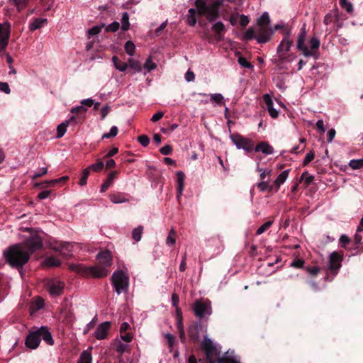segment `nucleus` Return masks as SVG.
Instances as JSON below:
<instances>
[{
	"mask_svg": "<svg viewBox=\"0 0 363 363\" xmlns=\"http://www.w3.org/2000/svg\"><path fill=\"white\" fill-rule=\"evenodd\" d=\"M256 33L257 43L264 44L269 42L274 35V30L270 27V18L268 13L264 12L257 20Z\"/></svg>",
	"mask_w": 363,
	"mask_h": 363,
	"instance_id": "nucleus-2",
	"label": "nucleus"
},
{
	"mask_svg": "<svg viewBox=\"0 0 363 363\" xmlns=\"http://www.w3.org/2000/svg\"><path fill=\"white\" fill-rule=\"evenodd\" d=\"M38 332L40 340L43 339L49 345L54 344L52 335L46 327H40L38 329Z\"/></svg>",
	"mask_w": 363,
	"mask_h": 363,
	"instance_id": "nucleus-19",
	"label": "nucleus"
},
{
	"mask_svg": "<svg viewBox=\"0 0 363 363\" xmlns=\"http://www.w3.org/2000/svg\"><path fill=\"white\" fill-rule=\"evenodd\" d=\"M202 326L200 323L191 324L188 330L189 336L193 341H197L200 337V330Z\"/></svg>",
	"mask_w": 363,
	"mask_h": 363,
	"instance_id": "nucleus-18",
	"label": "nucleus"
},
{
	"mask_svg": "<svg viewBox=\"0 0 363 363\" xmlns=\"http://www.w3.org/2000/svg\"><path fill=\"white\" fill-rule=\"evenodd\" d=\"M121 29L127 31L130 28L129 14L128 12H123L121 16Z\"/></svg>",
	"mask_w": 363,
	"mask_h": 363,
	"instance_id": "nucleus-34",
	"label": "nucleus"
},
{
	"mask_svg": "<svg viewBox=\"0 0 363 363\" xmlns=\"http://www.w3.org/2000/svg\"><path fill=\"white\" fill-rule=\"evenodd\" d=\"M111 280L114 290L118 295L128 291L129 277L123 271L117 270L114 272Z\"/></svg>",
	"mask_w": 363,
	"mask_h": 363,
	"instance_id": "nucleus-4",
	"label": "nucleus"
},
{
	"mask_svg": "<svg viewBox=\"0 0 363 363\" xmlns=\"http://www.w3.org/2000/svg\"><path fill=\"white\" fill-rule=\"evenodd\" d=\"M104 27H105V24L102 23L101 25L95 26L91 28L90 29H89L87 31L88 38H90L91 36L96 35L99 34Z\"/></svg>",
	"mask_w": 363,
	"mask_h": 363,
	"instance_id": "nucleus-40",
	"label": "nucleus"
},
{
	"mask_svg": "<svg viewBox=\"0 0 363 363\" xmlns=\"http://www.w3.org/2000/svg\"><path fill=\"white\" fill-rule=\"evenodd\" d=\"M47 19L46 18H36L30 23L29 28L30 30H35L38 28H40L43 27L45 23H47Z\"/></svg>",
	"mask_w": 363,
	"mask_h": 363,
	"instance_id": "nucleus-30",
	"label": "nucleus"
},
{
	"mask_svg": "<svg viewBox=\"0 0 363 363\" xmlns=\"http://www.w3.org/2000/svg\"><path fill=\"white\" fill-rule=\"evenodd\" d=\"M92 357L90 352L84 351L77 362V363H91Z\"/></svg>",
	"mask_w": 363,
	"mask_h": 363,
	"instance_id": "nucleus-38",
	"label": "nucleus"
},
{
	"mask_svg": "<svg viewBox=\"0 0 363 363\" xmlns=\"http://www.w3.org/2000/svg\"><path fill=\"white\" fill-rule=\"evenodd\" d=\"M212 30L216 33L218 39L221 40L225 31V26L221 21L216 22L212 26Z\"/></svg>",
	"mask_w": 363,
	"mask_h": 363,
	"instance_id": "nucleus-28",
	"label": "nucleus"
},
{
	"mask_svg": "<svg viewBox=\"0 0 363 363\" xmlns=\"http://www.w3.org/2000/svg\"><path fill=\"white\" fill-rule=\"evenodd\" d=\"M362 232H363V217L361 219L359 225L357 227V232H356V233L354 235V242L357 245H359L361 243L362 237V235L360 233Z\"/></svg>",
	"mask_w": 363,
	"mask_h": 363,
	"instance_id": "nucleus-36",
	"label": "nucleus"
},
{
	"mask_svg": "<svg viewBox=\"0 0 363 363\" xmlns=\"http://www.w3.org/2000/svg\"><path fill=\"white\" fill-rule=\"evenodd\" d=\"M70 111H71V113H76V114L81 113H85L86 111V108L80 105V106H77L76 107L72 108Z\"/></svg>",
	"mask_w": 363,
	"mask_h": 363,
	"instance_id": "nucleus-60",
	"label": "nucleus"
},
{
	"mask_svg": "<svg viewBox=\"0 0 363 363\" xmlns=\"http://www.w3.org/2000/svg\"><path fill=\"white\" fill-rule=\"evenodd\" d=\"M124 48H125V52L128 55L133 56L134 55L135 46V44L132 41H130V40L127 41L125 44Z\"/></svg>",
	"mask_w": 363,
	"mask_h": 363,
	"instance_id": "nucleus-43",
	"label": "nucleus"
},
{
	"mask_svg": "<svg viewBox=\"0 0 363 363\" xmlns=\"http://www.w3.org/2000/svg\"><path fill=\"white\" fill-rule=\"evenodd\" d=\"M75 119V117L74 116H71L69 119L65 121V122L60 123L57 128V138H62L65 133L67 131V127L68 126L69 123L74 121Z\"/></svg>",
	"mask_w": 363,
	"mask_h": 363,
	"instance_id": "nucleus-24",
	"label": "nucleus"
},
{
	"mask_svg": "<svg viewBox=\"0 0 363 363\" xmlns=\"http://www.w3.org/2000/svg\"><path fill=\"white\" fill-rule=\"evenodd\" d=\"M71 269L77 272V273L94 278H103L106 277L109 271L101 265L85 267L81 264H72L70 265Z\"/></svg>",
	"mask_w": 363,
	"mask_h": 363,
	"instance_id": "nucleus-3",
	"label": "nucleus"
},
{
	"mask_svg": "<svg viewBox=\"0 0 363 363\" xmlns=\"http://www.w3.org/2000/svg\"><path fill=\"white\" fill-rule=\"evenodd\" d=\"M193 310L195 315L199 318L212 313L211 303L208 301H196L193 305Z\"/></svg>",
	"mask_w": 363,
	"mask_h": 363,
	"instance_id": "nucleus-7",
	"label": "nucleus"
},
{
	"mask_svg": "<svg viewBox=\"0 0 363 363\" xmlns=\"http://www.w3.org/2000/svg\"><path fill=\"white\" fill-rule=\"evenodd\" d=\"M290 30H286L284 37L277 47V52L279 55V60L281 62L284 61V55L289 51L293 44V41L290 39Z\"/></svg>",
	"mask_w": 363,
	"mask_h": 363,
	"instance_id": "nucleus-8",
	"label": "nucleus"
},
{
	"mask_svg": "<svg viewBox=\"0 0 363 363\" xmlns=\"http://www.w3.org/2000/svg\"><path fill=\"white\" fill-rule=\"evenodd\" d=\"M223 0H215L210 4L211 16L213 21H215L219 16V7L223 5Z\"/></svg>",
	"mask_w": 363,
	"mask_h": 363,
	"instance_id": "nucleus-23",
	"label": "nucleus"
},
{
	"mask_svg": "<svg viewBox=\"0 0 363 363\" xmlns=\"http://www.w3.org/2000/svg\"><path fill=\"white\" fill-rule=\"evenodd\" d=\"M340 5L347 13H351L353 12V5L348 0H340Z\"/></svg>",
	"mask_w": 363,
	"mask_h": 363,
	"instance_id": "nucleus-42",
	"label": "nucleus"
},
{
	"mask_svg": "<svg viewBox=\"0 0 363 363\" xmlns=\"http://www.w3.org/2000/svg\"><path fill=\"white\" fill-rule=\"evenodd\" d=\"M96 259L98 260V264L102 267H106V269L112 264V256L111 252L108 251L99 253L96 256Z\"/></svg>",
	"mask_w": 363,
	"mask_h": 363,
	"instance_id": "nucleus-17",
	"label": "nucleus"
},
{
	"mask_svg": "<svg viewBox=\"0 0 363 363\" xmlns=\"http://www.w3.org/2000/svg\"><path fill=\"white\" fill-rule=\"evenodd\" d=\"M128 347V345L127 342H122L119 340L116 344V348L118 352L122 354L126 351Z\"/></svg>",
	"mask_w": 363,
	"mask_h": 363,
	"instance_id": "nucleus-55",
	"label": "nucleus"
},
{
	"mask_svg": "<svg viewBox=\"0 0 363 363\" xmlns=\"http://www.w3.org/2000/svg\"><path fill=\"white\" fill-rule=\"evenodd\" d=\"M172 151V148L170 145H167L160 148V152L163 155H170Z\"/></svg>",
	"mask_w": 363,
	"mask_h": 363,
	"instance_id": "nucleus-64",
	"label": "nucleus"
},
{
	"mask_svg": "<svg viewBox=\"0 0 363 363\" xmlns=\"http://www.w3.org/2000/svg\"><path fill=\"white\" fill-rule=\"evenodd\" d=\"M202 350L205 352L208 363H216L213 357L219 354L215 345L207 336L204 337L201 342Z\"/></svg>",
	"mask_w": 363,
	"mask_h": 363,
	"instance_id": "nucleus-6",
	"label": "nucleus"
},
{
	"mask_svg": "<svg viewBox=\"0 0 363 363\" xmlns=\"http://www.w3.org/2000/svg\"><path fill=\"white\" fill-rule=\"evenodd\" d=\"M143 230V226H138V228H135L133 230L132 237L134 240H135L136 242H138L140 240L141 237H142Z\"/></svg>",
	"mask_w": 363,
	"mask_h": 363,
	"instance_id": "nucleus-45",
	"label": "nucleus"
},
{
	"mask_svg": "<svg viewBox=\"0 0 363 363\" xmlns=\"http://www.w3.org/2000/svg\"><path fill=\"white\" fill-rule=\"evenodd\" d=\"M257 186L260 191H265L267 190L272 191L273 189V186H270L268 182L262 181L258 182Z\"/></svg>",
	"mask_w": 363,
	"mask_h": 363,
	"instance_id": "nucleus-47",
	"label": "nucleus"
},
{
	"mask_svg": "<svg viewBox=\"0 0 363 363\" xmlns=\"http://www.w3.org/2000/svg\"><path fill=\"white\" fill-rule=\"evenodd\" d=\"M89 168H86L83 170L82 177L79 179V184L80 186H84L86 184V180L89 175Z\"/></svg>",
	"mask_w": 363,
	"mask_h": 363,
	"instance_id": "nucleus-52",
	"label": "nucleus"
},
{
	"mask_svg": "<svg viewBox=\"0 0 363 363\" xmlns=\"http://www.w3.org/2000/svg\"><path fill=\"white\" fill-rule=\"evenodd\" d=\"M111 323L106 321L99 324L94 333V336L97 340L106 339L110 330Z\"/></svg>",
	"mask_w": 363,
	"mask_h": 363,
	"instance_id": "nucleus-15",
	"label": "nucleus"
},
{
	"mask_svg": "<svg viewBox=\"0 0 363 363\" xmlns=\"http://www.w3.org/2000/svg\"><path fill=\"white\" fill-rule=\"evenodd\" d=\"M185 174L179 171L177 172V199L181 197L184 187Z\"/></svg>",
	"mask_w": 363,
	"mask_h": 363,
	"instance_id": "nucleus-22",
	"label": "nucleus"
},
{
	"mask_svg": "<svg viewBox=\"0 0 363 363\" xmlns=\"http://www.w3.org/2000/svg\"><path fill=\"white\" fill-rule=\"evenodd\" d=\"M104 166V162L99 160L96 163L90 165L88 168H89V171L92 169L94 172H99L103 169Z\"/></svg>",
	"mask_w": 363,
	"mask_h": 363,
	"instance_id": "nucleus-56",
	"label": "nucleus"
},
{
	"mask_svg": "<svg viewBox=\"0 0 363 363\" xmlns=\"http://www.w3.org/2000/svg\"><path fill=\"white\" fill-rule=\"evenodd\" d=\"M44 264L48 267H58L60 265L61 262L56 257H49L45 259Z\"/></svg>",
	"mask_w": 363,
	"mask_h": 363,
	"instance_id": "nucleus-41",
	"label": "nucleus"
},
{
	"mask_svg": "<svg viewBox=\"0 0 363 363\" xmlns=\"http://www.w3.org/2000/svg\"><path fill=\"white\" fill-rule=\"evenodd\" d=\"M301 179L304 180V182L306 184V186H308L313 182L314 177L313 175L309 174L308 172H304L301 174Z\"/></svg>",
	"mask_w": 363,
	"mask_h": 363,
	"instance_id": "nucleus-51",
	"label": "nucleus"
},
{
	"mask_svg": "<svg viewBox=\"0 0 363 363\" xmlns=\"http://www.w3.org/2000/svg\"><path fill=\"white\" fill-rule=\"evenodd\" d=\"M175 236H176V232L172 228V229H171V230L169 231V233L168 234V236L167 237L166 244L167 245H174L175 242H176Z\"/></svg>",
	"mask_w": 363,
	"mask_h": 363,
	"instance_id": "nucleus-46",
	"label": "nucleus"
},
{
	"mask_svg": "<svg viewBox=\"0 0 363 363\" xmlns=\"http://www.w3.org/2000/svg\"><path fill=\"white\" fill-rule=\"evenodd\" d=\"M156 67H157V65L152 61V57L150 56L149 57H147L144 64V68L147 72H150V71L155 69Z\"/></svg>",
	"mask_w": 363,
	"mask_h": 363,
	"instance_id": "nucleus-44",
	"label": "nucleus"
},
{
	"mask_svg": "<svg viewBox=\"0 0 363 363\" xmlns=\"http://www.w3.org/2000/svg\"><path fill=\"white\" fill-rule=\"evenodd\" d=\"M230 138L238 149H242L247 153L253 151L255 144L252 140L245 138L239 133L232 134Z\"/></svg>",
	"mask_w": 363,
	"mask_h": 363,
	"instance_id": "nucleus-5",
	"label": "nucleus"
},
{
	"mask_svg": "<svg viewBox=\"0 0 363 363\" xmlns=\"http://www.w3.org/2000/svg\"><path fill=\"white\" fill-rule=\"evenodd\" d=\"M43 246L42 239L38 235L31 236L22 244L10 247L4 255L7 262L16 268L22 267L30 258V254Z\"/></svg>",
	"mask_w": 363,
	"mask_h": 363,
	"instance_id": "nucleus-1",
	"label": "nucleus"
},
{
	"mask_svg": "<svg viewBox=\"0 0 363 363\" xmlns=\"http://www.w3.org/2000/svg\"><path fill=\"white\" fill-rule=\"evenodd\" d=\"M172 303L174 307L176 308L177 313L179 311V308H178V304L179 301V296L176 294H173L171 298Z\"/></svg>",
	"mask_w": 363,
	"mask_h": 363,
	"instance_id": "nucleus-61",
	"label": "nucleus"
},
{
	"mask_svg": "<svg viewBox=\"0 0 363 363\" xmlns=\"http://www.w3.org/2000/svg\"><path fill=\"white\" fill-rule=\"evenodd\" d=\"M165 337L167 340L169 347H170V350H172L174 345V337L170 333L165 334Z\"/></svg>",
	"mask_w": 363,
	"mask_h": 363,
	"instance_id": "nucleus-63",
	"label": "nucleus"
},
{
	"mask_svg": "<svg viewBox=\"0 0 363 363\" xmlns=\"http://www.w3.org/2000/svg\"><path fill=\"white\" fill-rule=\"evenodd\" d=\"M118 128L116 126L111 127L110 131L108 133H104L102 136V138H113L117 135L118 134Z\"/></svg>",
	"mask_w": 363,
	"mask_h": 363,
	"instance_id": "nucleus-54",
	"label": "nucleus"
},
{
	"mask_svg": "<svg viewBox=\"0 0 363 363\" xmlns=\"http://www.w3.org/2000/svg\"><path fill=\"white\" fill-rule=\"evenodd\" d=\"M254 150L256 152H262L264 155H272L274 152V148L267 142H262L258 143Z\"/></svg>",
	"mask_w": 363,
	"mask_h": 363,
	"instance_id": "nucleus-21",
	"label": "nucleus"
},
{
	"mask_svg": "<svg viewBox=\"0 0 363 363\" xmlns=\"http://www.w3.org/2000/svg\"><path fill=\"white\" fill-rule=\"evenodd\" d=\"M306 36V30L305 26H303L301 28V30L298 34V36L297 49L301 50L305 57H311L312 53L311 52L308 51V47H306L304 45Z\"/></svg>",
	"mask_w": 363,
	"mask_h": 363,
	"instance_id": "nucleus-13",
	"label": "nucleus"
},
{
	"mask_svg": "<svg viewBox=\"0 0 363 363\" xmlns=\"http://www.w3.org/2000/svg\"><path fill=\"white\" fill-rule=\"evenodd\" d=\"M40 342L38 330L30 333L26 338V346L31 350L36 349Z\"/></svg>",
	"mask_w": 363,
	"mask_h": 363,
	"instance_id": "nucleus-14",
	"label": "nucleus"
},
{
	"mask_svg": "<svg viewBox=\"0 0 363 363\" xmlns=\"http://www.w3.org/2000/svg\"><path fill=\"white\" fill-rule=\"evenodd\" d=\"M199 94L200 96H208V94H206L205 93H199ZM208 96L211 97V99L213 101H214L217 104L225 105V102L223 101L224 99L221 94H208Z\"/></svg>",
	"mask_w": 363,
	"mask_h": 363,
	"instance_id": "nucleus-33",
	"label": "nucleus"
},
{
	"mask_svg": "<svg viewBox=\"0 0 363 363\" xmlns=\"http://www.w3.org/2000/svg\"><path fill=\"white\" fill-rule=\"evenodd\" d=\"M16 6L18 11H22L28 4L27 0H10Z\"/></svg>",
	"mask_w": 363,
	"mask_h": 363,
	"instance_id": "nucleus-48",
	"label": "nucleus"
},
{
	"mask_svg": "<svg viewBox=\"0 0 363 363\" xmlns=\"http://www.w3.org/2000/svg\"><path fill=\"white\" fill-rule=\"evenodd\" d=\"M273 223V221L269 220L262 224L257 230V235H261L264 232H265L267 229H269Z\"/></svg>",
	"mask_w": 363,
	"mask_h": 363,
	"instance_id": "nucleus-53",
	"label": "nucleus"
},
{
	"mask_svg": "<svg viewBox=\"0 0 363 363\" xmlns=\"http://www.w3.org/2000/svg\"><path fill=\"white\" fill-rule=\"evenodd\" d=\"M315 157V154L313 151H311L310 152H308L304 160H303V164L304 166L306 165H308Z\"/></svg>",
	"mask_w": 363,
	"mask_h": 363,
	"instance_id": "nucleus-59",
	"label": "nucleus"
},
{
	"mask_svg": "<svg viewBox=\"0 0 363 363\" xmlns=\"http://www.w3.org/2000/svg\"><path fill=\"white\" fill-rule=\"evenodd\" d=\"M342 260V257L340 255H339L336 252H333L330 255L329 259V267L330 269L337 273V271L341 267V262Z\"/></svg>",
	"mask_w": 363,
	"mask_h": 363,
	"instance_id": "nucleus-16",
	"label": "nucleus"
},
{
	"mask_svg": "<svg viewBox=\"0 0 363 363\" xmlns=\"http://www.w3.org/2000/svg\"><path fill=\"white\" fill-rule=\"evenodd\" d=\"M349 165L352 169H358L363 167V159L352 160Z\"/></svg>",
	"mask_w": 363,
	"mask_h": 363,
	"instance_id": "nucleus-50",
	"label": "nucleus"
},
{
	"mask_svg": "<svg viewBox=\"0 0 363 363\" xmlns=\"http://www.w3.org/2000/svg\"><path fill=\"white\" fill-rule=\"evenodd\" d=\"M339 240L343 247H345L350 242V238L346 235H342Z\"/></svg>",
	"mask_w": 363,
	"mask_h": 363,
	"instance_id": "nucleus-62",
	"label": "nucleus"
},
{
	"mask_svg": "<svg viewBox=\"0 0 363 363\" xmlns=\"http://www.w3.org/2000/svg\"><path fill=\"white\" fill-rule=\"evenodd\" d=\"M197 11L196 9H189L186 16V20L188 25L190 26H194L196 24L197 19L196 17Z\"/></svg>",
	"mask_w": 363,
	"mask_h": 363,
	"instance_id": "nucleus-27",
	"label": "nucleus"
},
{
	"mask_svg": "<svg viewBox=\"0 0 363 363\" xmlns=\"http://www.w3.org/2000/svg\"><path fill=\"white\" fill-rule=\"evenodd\" d=\"M263 99L266 104V106L270 116L273 118H276L279 115V111L274 108L271 96L269 94H264L263 96Z\"/></svg>",
	"mask_w": 363,
	"mask_h": 363,
	"instance_id": "nucleus-20",
	"label": "nucleus"
},
{
	"mask_svg": "<svg viewBox=\"0 0 363 363\" xmlns=\"http://www.w3.org/2000/svg\"><path fill=\"white\" fill-rule=\"evenodd\" d=\"M117 174L116 172H111L106 179V181L101 185V191L104 192L112 184L113 179L116 178Z\"/></svg>",
	"mask_w": 363,
	"mask_h": 363,
	"instance_id": "nucleus-31",
	"label": "nucleus"
},
{
	"mask_svg": "<svg viewBox=\"0 0 363 363\" xmlns=\"http://www.w3.org/2000/svg\"><path fill=\"white\" fill-rule=\"evenodd\" d=\"M44 306V301L40 298H36L33 302V307L35 309V310H39V309H41L43 308Z\"/></svg>",
	"mask_w": 363,
	"mask_h": 363,
	"instance_id": "nucleus-57",
	"label": "nucleus"
},
{
	"mask_svg": "<svg viewBox=\"0 0 363 363\" xmlns=\"http://www.w3.org/2000/svg\"><path fill=\"white\" fill-rule=\"evenodd\" d=\"M47 286L52 296H57L62 294L65 284L60 280H52L48 283Z\"/></svg>",
	"mask_w": 363,
	"mask_h": 363,
	"instance_id": "nucleus-12",
	"label": "nucleus"
},
{
	"mask_svg": "<svg viewBox=\"0 0 363 363\" xmlns=\"http://www.w3.org/2000/svg\"><path fill=\"white\" fill-rule=\"evenodd\" d=\"M257 34L256 33V28H249L245 33H244V39L246 40H251L252 39H256L257 41Z\"/></svg>",
	"mask_w": 363,
	"mask_h": 363,
	"instance_id": "nucleus-35",
	"label": "nucleus"
},
{
	"mask_svg": "<svg viewBox=\"0 0 363 363\" xmlns=\"http://www.w3.org/2000/svg\"><path fill=\"white\" fill-rule=\"evenodd\" d=\"M218 363H240L238 358L232 354H230L228 352L218 359Z\"/></svg>",
	"mask_w": 363,
	"mask_h": 363,
	"instance_id": "nucleus-29",
	"label": "nucleus"
},
{
	"mask_svg": "<svg viewBox=\"0 0 363 363\" xmlns=\"http://www.w3.org/2000/svg\"><path fill=\"white\" fill-rule=\"evenodd\" d=\"M289 169H286L278 175V177L274 181V185L276 186V191H277L279 189L281 185L286 182L289 177Z\"/></svg>",
	"mask_w": 363,
	"mask_h": 363,
	"instance_id": "nucleus-25",
	"label": "nucleus"
},
{
	"mask_svg": "<svg viewBox=\"0 0 363 363\" xmlns=\"http://www.w3.org/2000/svg\"><path fill=\"white\" fill-rule=\"evenodd\" d=\"M11 26L9 23L0 24V52L6 49L10 37Z\"/></svg>",
	"mask_w": 363,
	"mask_h": 363,
	"instance_id": "nucleus-9",
	"label": "nucleus"
},
{
	"mask_svg": "<svg viewBox=\"0 0 363 363\" xmlns=\"http://www.w3.org/2000/svg\"><path fill=\"white\" fill-rule=\"evenodd\" d=\"M196 10L199 16H204L209 21H213L211 16L210 6L205 0H196L194 2Z\"/></svg>",
	"mask_w": 363,
	"mask_h": 363,
	"instance_id": "nucleus-11",
	"label": "nucleus"
},
{
	"mask_svg": "<svg viewBox=\"0 0 363 363\" xmlns=\"http://www.w3.org/2000/svg\"><path fill=\"white\" fill-rule=\"evenodd\" d=\"M138 142L140 143V145L143 147H146L148 145L149 143H150V139L149 138L145 135H140L138 138Z\"/></svg>",
	"mask_w": 363,
	"mask_h": 363,
	"instance_id": "nucleus-58",
	"label": "nucleus"
},
{
	"mask_svg": "<svg viewBox=\"0 0 363 363\" xmlns=\"http://www.w3.org/2000/svg\"><path fill=\"white\" fill-rule=\"evenodd\" d=\"M110 199L113 203H121L128 201V200L121 194H114L111 195Z\"/></svg>",
	"mask_w": 363,
	"mask_h": 363,
	"instance_id": "nucleus-39",
	"label": "nucleus"
},
{
	"mask_svg": "<svg viewBox=\"0 0 363 363\" xmlns=\"http://www.w3.org/2000/svg\"><path fill=\"white\" fill-rule=\"evenodd\" d=\"M51 247L53 250L60 252L65 257H69L72 255L73 245L67 242H56L51 244Z\"/></svg>",
	"mask_w": 363,
	"mask_h": 363,
	"instance_id": "nucleus-10",
	"label": "nucleus"
},
{
	"mask_svg": "<svg viewBox=\"0 0 363 363\" xmlns=\"http://www.w3.org/2000/svg\"><path fill=\"white\" fill-rule=\"evenodd\" d=\"M120 28V24L117 21H113V23L108 24L105 26V31L106 33L109 32H116Z\"/></svg>",
	"mask_w": 363,
	"mask_h": 363,
	"instance_id": "nucleus-49",
	"label": "nucleus"
},
{
	"mask_svg": "<svg viewBox=\"0 0 363 363\" xmlns=\"http://www.w3.org/2000/svg\"><path fill=\"white\" fill-rule=\"evenodd\" d=\"M128 65L135 71V72H140L142 70L140 62L138 60H134L133 58L128 59Z\"/></svg>",
	"mask_w": 363,
	"mask_h": 363,
	"instance_id": "nucleus-37",
	"label": "nucleus"
},
{
	"mask_svg": "<svg viewBox=\"0 0 363 363\" xmlns=\"http://www.w3.org/2000/svg\"><path fill=\"white\" fill-rule=\"evenodd\" d=\"M320 40L315 37L313 36L310 40V48H308V51L311 52L312 53L311 56L316 55V53L320 48Z\"/></svg>",
	"mask_w": 363,
	"mask_h": 363,
	"instance_id": "nucleus-26",
	"label": "nucleus"
},
{
	"mask_svg": "<svg viewBox=\"0 0 363 363\" xmlns=\"http://www.w3.org/2000/svg\"><path fill=\"white\" fill-rule=\"evenodd\" d=\"M112 61L113 62V65L118 71L120 72H124L126 70L128 67V65L123 62H121L119 60V59L116 56H113L112 57Z\"/></svg>",
	"mask_w": 363,
	"mask_h": 363,
	"instance_id": "nucleus-32",
	"label": "nucleus"
}]
</instances>
